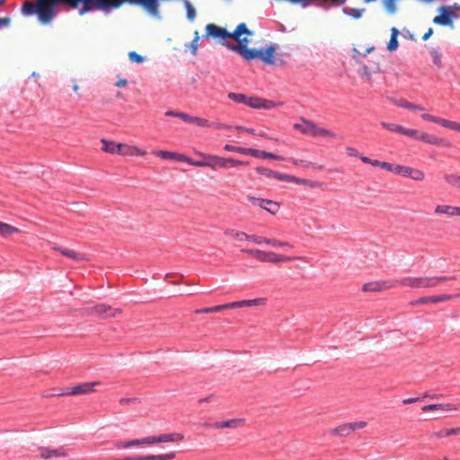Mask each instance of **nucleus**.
<instances>
[{
    "mask_svg": "<svg viewBox=\"0 0 460 460\" xmlns=\"http://www.w3.org/2000/svg\"><path fill=\"white\" fill-rule=\"evenodd\" d=\"M117 0H35L25 1L21 7L23 16L36 15L42 24L50 23L60 10L68 11L79 8V15L101 11L110 13L116 10Z\"/></svg>",
    "mask_w": 460,
    "mask_h": 460,
    "instance_id": "f257e3e1",
    "label": "nucleus"
},
{
    "mask_svg": "<svg viewBox=\"0 0 460 460\" xmlns=\"http://www.w3.org/2000/svg\"><path fill=\"white\" fill-rule=\"evenodd\" d=\"M102 386L99 381L85 382L78 384L73 387H54L50 391L43 394L45 398L60 397L66 395L89 394L98 391V387Z\"/></svg>",
    "mask_w": 460,
    "mask_h": 460,
    "instance_id": "f03ea898",
    "label": "nucleus"
},
{
    "mask_svg": "<svg viewBox=\"0 0 460 460\" xmlns=\"http://www.w3.org/2000/svg\"><path fill=\"white\" fill-rule=\"evenodd\" d=\"M278 49L277 44H270L266 48H248L243 51L240 56L245 61H252V60H261L264 65L265 64H274L275 60V53Z\"/></svg>",
    "mask_w": 460,
    "mask_h": 460,
    "instance_id": "7ed1b4c3",
    "label": "nucleus"
},
{
    "mask_svg": "<svg viewBox=\"0 0 460 460\" xmlns=\"http://www.w3.org/2000/svg\"><path fill=\"white\" fill-rule=\"evenodd\" d=\"M196 154L202 158L208 159V167L213 170H217L219 168L236 167L240 165L247 166L250 164L249 161H241L232 157L225 158L218 155H208L201 152H197Z\"/></svg>",
    "mask_w": 460,
    "mask_h": 460,
    "instance_id": "20e7f679",
    "label": "nucleus"
},
{
    "mask_svg": "<svg viewBox=\"0 0 460 460\" xmlns=\"http://www.w3.org/2000/svg\"><path fill=\"white\" fill-rule=\"evenodd\" d=\"M242 252L253 256L259 261L279 264L294 260L293 257L279 255L273 252H266L259 249H242Z\"/></svg>",
    "mask_w": 460,
    "mask_h": 460,
    "instance_id": "39448f33",
    "label": "nucleus"
},
{
    "mask_svg": "<svg viewBox=\"0 0 460 460\" xmlns=\"http://www.w3.org/2000/svg\"><path fill=\"white\" fill-rule=\"evenodd\" d=\"M183 435L181 433H169L162 434L159 436H150L141 439L128 440V447L142 446V445H152L162 442H178L183 439Z\"/></svg>",
    "mask_w": 460,
    "mask_h": 460,
    "instance_id": "423d86ee",
    "label": "nucleus"
},
{
    "mask_svg": "<svg viewBox=\"0 0 460 460\" xmlns=\"http://www.w3.org/2000/svg\"><path fill=\"white\" fill-rule=\"evenodd\" d=\"M399 286L410 287L411 288H433L436 287V279L432 277L421 278H403L400 280H394Z\"/></svg>",
    "mask_w": 460,
    "mask_h": 460,
    "instance_id": "0eeeda50",
    "label": "nucleus"
},
{
    "mask_svg": "<svg viewBox=\"0 0 460 460\" xmlns=\"http://www.w3.org/2000/svg\"><path fill=\"white\" fill-rule=\"evenodd\" d=\"M228 37V31L226 28L220 27L214 23H208L205 27V34L202 36L203 39H217L221 41V44L227 48L229 40H226Z\"/></svg>",
    "mask_w": 460,
    "mask_h": 460,
    "instance_id": "6e6552de",
    "label": "nucleus"
},
{
    "mask_svg": "<svg viewBox=\"0 0 460 460\" xmlns=\"http://www.w3.org/2000/svg\"><path fill=\"white\" fill-rule=\"evenodd\" d=\"M451 7L440 6L438 11L439 15L433 18V22L440 26L453 27V20L460 18V13L452 12Z\"/></svg>",
    "mask_w": 460,
    "mask_h": 460,
    "instance_id": "1a4fd4ad",
    "label": "nucleus"
},
{
    "mask_svg": "<svg viewBox=\"0 0 460 460\" xmlns=\"http://www.w3.org/2000/svg\"><path fill=\"white\" fill-rule=\"evenodd\" d=\"M367 426V422L360 420L350 423H344L336 428H333L329 430V434L337 437H347L356 429H364Z\"/></svg>",
    "mask_w": 460,
    "mask_h": 460,
    "instance_id": "9d476101",
    "label": "nucleus"
},
{
    "mask_svg": "<svg viewBox=\"0 0 460 460\" xmlns=\"http://www.w3.org/2000/svg\"><path fill=\"white\" fill-rule=\"evenodd\" d=\"M239 235H243L246 240L252 241L257 244L266 243L272 246L292 247L289 243L282 242L274 238H266L256 234H248L244 232L235 233L236 237H239Z\"/></svg>",
    "mask_w": 460,
    "mask_h": 460,
    "instance_id": "9b49d317",
    "label": "nucleus"
},
{
    "mask_svg": "<svg viewBox=\"0 0 460 460\" xmlns=\"http://www.w3.org/2000/svg\"><path fill=\"white\" fill-rule=\"evenodd\" d=\"M165 116L180 118L185 122L194 124V125H197V126L202 127V128H208L211 126L210 122L206 119L196 117V116H190V115L181 112V111H168L165 112Z\"/></svg>",
    "mask_w": 460,
    "mask_h": 460,
    "instance_id": "f8f14e48",
    "label": "nucleus"
},
{
    "mask_svg": "<svg viewBox=\"0 0 460 460\" xmlns=\"http://www.w3.org/2000/svg\"><path fill=\"white\" fill-rule=\"evenodd\" d=\"M88 312L92 315L98 316L102 319L115 317L116 314H121L120 309L112 308L111 305L106 304H98L88 308Z\"/></svg>",
    "mask_w": 460,
    "mask_h": 460,
    "instance_id": "ddd939ff",
    "label": "nucleus"
},
{
    "mask_svg": "<svg viewBox=\"0 0 460 460\" xmlns=\"http://www.w3.org/2000/svg\"><path fill=\"white\" fill-rule=\"evenodd\" d=\"M248 199L252 203L258 205L261 208L268 211L271 215H275L279 210V204L276 201L261 199L255 197H249Z\"/></svg>",
    "mask_w": 460,
    "mask_h": 460,
    "instance_id": "4468645a",
    "label": "nucleus"
},
{
    "mask_svg": "<svg viewBox=\"0 0 460 460\" xmlns=\"http://www.w3.org/2000/svg\"><path fill=\"white\" fill-rule=\"evenodd\" d=\"M52 250L60 252L63 256L67 257L75 261H88L87 255L83 252H76L73 250L64 248L58 244L52 246Z\"/></svg>",
    "mask_w": 460,
    "mask_h": 460,
    "instance_id": "2eb2a0df",
    "label": "nucleus"
},
{
    "mask_svg": "<svg viewBox=\"0 0 460 460\" xmlns=\"http://www.w3.org/2000/svg\"><path fill=\"white\" fill-rule=\"evenodd\" d=\"M453 297H456V296H452V295H446V294L445 295H438V296H422V297H420L419 299L410 302V304L411 305H424V304H428V303H440V302L451 300Z\"/></svg>",
    "mask_w": 460,
    "mask_h": 460,
    "instance_id": "dca6fc26",
    "label": "nucleus"
},
{
    "mask_svg": "<svg viewBox=\"0 0 460 460\" xmlns=\"http://www.w3.org/2000/svg\"><path fill=\"white\" fill-rule=\"evenodd\" d=\"M102 150L106 153L110 154H118L126 155L128 153L124 150L125 146L120 143H116L114 141L102 139Z\"/></svg>",
    "mask_w": 460,
    "mask_h": 460,
    "instance_id": "f3484780",
    "label": "nucleus"
},
{
    "mask_svg": "<svg viewBox=\"0 0 460 460\" xmlns=\"http://www.w3.org/2000/svg\"><path fill=\"white\" fill-rule=\"evenodd\" d=\"M153 154L161 159L173 160L177 162L186 163L187 155L177 152L166 151V150H154Z\"/></svg>",
    "mask_w": 460,
    "mask_h": 460,
    "instance_id": "a211bd4d",
    "label": "nucleus"
},
{
    "mask_svg": "<svg viewBox=\"0 0 460 460\" xmlns=\"http://www.w3.org/2000/svg\"><path fill=\"white\" fill-rule=\"evenodd\" d=\"M396 285L394 281L369 282L363 285L362 290L365 292H377L395 287Z\"/></svg>",
    "mask_w": 460,
    "mask_h": 460,
    "instance_id": "6ab92c4d",
    "label": "nucleus"
},
{
    "mask_svg": "<svg viewBox=\"0 0 460 460\" xmlns=\"http://www.w3.org/2000/svg\"><path fill=\"white\" fill-rule=\"evenodd\" d=\"M243 35L246 37L253 35V31L249 30L246 23L244 22L239 23L234 31H228V37H226V40L230 41V40H235L237 41Z\"/></svg>",
    "mask_w": 460,
    "mask_h": 460,
    "instance_id": "aec40b11",
    "label": "nucleus"
},
{
    "mask_svg": "<svg viewBox=\"0 0 460 460\" xmlns=\"http://www.w3.org/2000/svg\"><path fill=\"white\" fill-rule=\"evenodd\" d=\"M249 155L255 157V158H260V159H271V160H276V161L286 160V158L282 155H277V154H274L271 152H268V151L259 150V149L252 148V147H251V149H250Z\"/></svg>",
    "mask_w": 460,
    "mask_h": 460,
    "instance_id": "412c9836",
    "label": "nucleus"
},
{
    "mask_svg": "<svg viewBox=\"0 0 460 460\" xmlns=\"http://www.w3.org/2000/svg\"><path fill=\"white\" fill-rule=\"evenodd\" d=\"M444 397L442 394L437 393L435 391L425 392L422 395L417 397H411L402 399L401 402H421L425 399L429 400H440Z\"/></svg>",
    "mask_w": 460,
    "mask_h": 460,
    "instance_id": "4be33fe9",
    "label": "nucleus"
},
{
    "mask_svg": "<svg viewBox=\"0 0 460 460\" xmlns=\"http://www.w3.org/2000/svg\"><path fill=\"white\" fill-rule=\"evenodd\" d=\"M243 422V419H231L223 421H216L211 424V427L213 429H235L242 426Z\"/></svg>",
    "mask_w": 460,
    "mask_h": 460,
    "instance_id": "5701e85b",
    "label": "nucleus"
},
{
    "mask_svg": "<svg viewBox=\"0 0 460 460\" xmlns=\"http://www.w3.org/2000/svg\"><path fill=\"white\" fill-rule=\"evenodd\" d=\"M264 298H255V299H248V300H241L232 303H227L228 309L233 308H240L243 306H252V305H260L264 302Z\"/></svg>",
    "mask_w": 460,
    "mask_h": 460,
    "instance_id": "b1692460",
    "label": "nucleus"
},
{
    "mask_svg": "<svg viewBox=\"0 0 460 460\" xmlns=\"http://www.w3.org/2000/svg\"><path fill=\"white\" fill-rule=\"evenodd\" d=\"M248 37L244 36L243 38L241 37L237 40V44H234L233 42L229 41V44H227V49L241 55L244 50L248 49Z\"/></svg>",
    "mask_w": 460,
    "mask_h": 460,
    "instance_id": "393cba45",
    "label": "nucleus"
},
{
    "mask_svg": "<svg viewBox=\"0 0 460 460\" xmlns=\"http://www.w3.org/2000/svg\"><path fill=\"white\" fill-rule=\"evenodd\" d=\"M302 124L296 123L294 124V128L300 131L302 134L310 135L312 136V131L314 128V122L308 119H305V118L301 119Z\"/></svg>",
    "mask_w": 460,
    "mask_h": 460,
    "instance_id": "a878e982",
    "label": "nucleus"
},
{
    "mask_svg": "<svg viewBox=\"0 0 460 460\" xmlns=\"http://www.w3.org/2000/svg\"><path fill=\"white\" fill-rule=\"evenodd\" d=\"M40 456L48 459L51 457L66 456V453L63 449H50L49 447L40 448Z\"/></svg>",
    "mask_w": 460,
    "mask_h": 460,
    "instance_id": "bb28decb",
    "label": "nucleus"
},
{
    "mask_svg": "<svg viewBox=\"0 0 460 460\" xmlns=\"http://www.w3.org/2000/svg\"><path fill=\"white\" fill-rule=\"evenodd\" d=\"M454 404H425L421 408L422 412L435 411H452L456 410V407H453Z\"/></svg>",
    "mask_w": 460,
    "mask_h": 460,
    "instance_id": "cd10ccee",
    "label": "nucleus"
},
{
    "mask_svg": "<svg viewBox=\"0 0 460 460\" xmlns=\"http://www.w3.org/2000/svg\"><path fill=\"white\" fill-rule=\"evenodd\" d=\"M255 171L261 175L266 176L267 178H273L280 181L281 172L273 171L271 169L263 167V166H257L255 168Z\"/></svg>",
    "mask_w": 460,
    "mask_h": 460,
    "instance_id": "c85d7f7f",
    "label": "nucleus"
},
{
    "mask_svg": "<svg viewBox=\"0 0 460 460\" xmlns=\"http://www.w3.org/2000/svg\"><path fill=\"white\" fill-rule=\"evenodd\" d=\"M20 229L9 224L0 221V236L7 237L13 234L19 233Z\"/></svg>",
    "mask_w": 460,
    "mask_h": 460,
    "instance_id": "c756f323",
    "label": "nucleus"
},
{
    "mask_svg": "<svg viewBox=\"0 0 460 460\" xmlns=\"http://www.w3.org/2000/svg\"><path fill=\"white\" fill-rule=\"evenodd\" d=\"M433 146H445V147H450L452 146L451 142L446 138L443 137H438L434 135H429V143Z\"/></svg>",
    "mask_w": 460,
    "mask_h": 460,
    "instance_id": "7c9ffc66",
    "label": "nucleus"
},
{
    "mask_svg": "<svg viewBox=\"0 0 460 460\" xmlns=\"http://www.w3.org/2000/svg\"><path fill=\"white\" fill-rule=\"evenodd\" d=\"M313 128V131H312V137H334V134L326 129V128H319L317 127V125L314 122V128Z\"/></svg>",
    "mask_w": 460,
    "mask_h": 460,
    "instance_id": "2f4dec72",
    "label": "nucleus"
},
{
    "mask_svg": "<svg viewBox=\"0 0 460 460\" xmlns=\"http://www.w3.org/2000/svg\"><path fill=\"white\" fill-rule=\"evenodd\" d=\"M224 309H228L227 304L218 305H215V306H211V307H203L200 309H196L194 311V313L198 314H199L217 313V312H221Z\"/></svg>",
    "mask_w": 460,
    "mask_h": 460,
    "instance_id": "473e14b6",
    "label": "nucleus"
},
{
    "mask_svg": "<svg viewBox=\"0 0 460 460\" xmlns=\"http://www.w3.org/2000/svg\"><path fill=\"white\" fill-rule=\"evenodd\" d=\"M224 150L227 152H234L241 155H250V149L251 147H242V146H236L230 144H226L224 146Z\"/></svg>",
    "mask_w": 460,
    "mask_h": 460,
    "instance_id": "72a5a7b5",
    "label": "nucleus"
},
{
    "mask_svg": "<svg viewBox=\"0 0 460 460\" xmlns=\"http://www.w3.org/2000/svg\"><path fill=\"white\" fill-rule=\"evenodd\" d=\"M365 12L364 8L358 9V8H350V7H343L342 13L345 15L350 16L353 19H359L363 13Z\"/></svg>",
    "mask_w": 460,
    "mask_h": 460,
    "instance_id": "f704fd0d",
    "label": "nucleus"
},
{
    "mask_svg": "<svg viewBox=\"0 0 460 460\" xmlns=\"http://www.w3.org/2000/svg\"><path fill=\"white\" fill-rule=\"evenodd\" d=\"M456 209H457V207L447 206V205H438L435 208V213L447 214L449 216H456Z\"/></svg>",
    "mask_w": 460,
    "mask_h": 460,
    "instance_id": "c9c22d12",
    "label": "nucleus"
},
{
    "mask_svg": "<svg viewBox=\"0 0 460 460\" xmlns=\"http://www.w3.org/2000/svg\"><path fill=\"white\" fill-rule=\"evenodd\" d=\"M175 457V453L171 452L167 454L163 455H148V456H143L141 460H171Z\"/></svg>",
    "mask_w": 460,
    "mask_h": 460,
    "instance_id": "e433bc0d",
    "label": "nucleus"
},
{
    "mask_svg": "<svg viewBox=\"0 0 460 460\" xmlns=\"http://www.w3.org/2000/svg\"><path fill=\"white\" fill-rule=\"evenodd\" d=\"M381 126L391 132H395L403 135L404 127L401 125L382 121Z\"/></svg>",
    "mask_w": 460,
    "mask_h": 460,
    "instance_id": "4c0bfd02",
    "label": "nucleus"
},
{
    "mask_svg": "<svg viewBox=\"0 0 460 460\" xmlns=\"http://www.w3.org/2000/svg\"><path fill=\"white\" fill-rule=\"evenodd\" d=\"M280 105H282V102H276L274 101L266 100L260 97L259 109L270 110Z\"/></svg>",
    "mask_w": 460,
    "mask_h": 460,
    "instance_id": "58836bf2",
    "label": "nucleus"
},
{
    "mask_svg": "<svg viewBox=\"0 0 460 460\" xmlns=\"http://www.w3.org/2000/svg\"><path fill=\"white\" fill-rule=\"evenodd\" d=\"M186 9V17L190 22H192L196 17V10L189 0H182Z\"/></svg>",
    "mask_w": 460,
    "mask_h": 460,
    "instance_id": "ea45409f",
    "label": "nucleus"
},
{
    "mask_svg": "<svg viewBox=\"0 0 460 460\" xmlns=\"http://www.w3.org/2000/svg\"><path fill=\"white\" fill-rule=\"evenodd\" d=\"M430 56L432 58L433 64L438 67L441 68L443 66L442 64V55L437 49H432L430 51Z\"/></svg>",
    "mask_w": 460,
    "mask_h": 460,
    "instance_id": "a19ab883",
    "label": "nucleus"
},
{
    "mask_svg": "<svg viewBox=\"0 0 460 460\" xmlns=\"http://www.w3.org/2000/svg\"><path fill=\"white\" fill-rule=\"evenodd\" d=\"M445 181L451 186L460 189V175L457 174H445Z\"/></svg>",
    "mask_w": 460,
    "mask_h": 460,
    "instance_id": "79ce46f5",
    "label": "nucleus"
},
{
    "mask_svg": "<svg viewBox=\"0 0 460 460\" xmlns=\"http://www.w3.org/2000/svg\"><path fill=\"white\" fill-rule=\"evenodd\" d=\"M228 99L236 102L245 104L247 95L240 93H229Z\"/></svg>",
    "mask_w": 460,
    "mask_h": 460,
    "instance_id": "37998d69",
    "label": "nucleus"
},
{
    "mask_svg": "<svg viewBox=\"0 0 460 460\" xmlns=\"http://www.w3.org/2000/svg\"><path fill=\"white\" fill-rule=\"evenodd\" d=\"M186 163L196 167H208V159L205 158H203L202 160H193L190 157L187 156Z\"/></svg>",
    "mask_w": 460,
    "mask_h": 460,
    "instance_id": "c03bdc74",
    "label": "nucleus"
},
{
    "mask_svg": "<svg viewBox=\"0 0 460 460\" xmlns=\"http://www.w3.org/2000/svg\"><path fill=\"white\" fill-rule=\"evenodd\" d=\"M199 31H196L194 32V38L192 40V41L190 43L189 47L190 48V52L193 56H196L197 55V51H198V49H199Z\"/></svg>",
    "mask_w": 460,
    "mask_h": 460,
    "instance_id": "a18cd8bd",
    "label": "nucleus"
},
{
    "mask_svg": "<svg viewBox=\"0 0 460 460\" xmlns=\"http://www.w3.org/2000/svg\"><path fill=\"white\" fill-rule=\"evenodd\" d=\"M280 181L287 182H293L296 184H301L302 178H298L290 174L282 173L280 177Z\"/></svg>",
    "mask_w": 460,
    "mask_h": 460,
    "instance_id": "49530a36",
    "label": "nucleus"
},
{
    "mask_svg": "<svg viewBox=\"0 0 460 460\" xmlns=\"http://www.w3.org/2000/svg\"><path fill=\"white\" fill-rule=\"evenodd\" d=\"M128 59L132 63L141 64V63H143L145 61V57L139 55L136 51H130L128 53Z\"/></svg>",
    "mask_w": 460,
    "mask_h": 460,
    "instance_id": "de8ad7c7",
    "label": "nucleus"
},
{
    "mask_svg": "<svg viewBox=\"0 0 460 460\" xmlns=\"http://www.w3.org/2000/svg\"><path fill=\"white\" fill-rule=\"evenodd\" d=\"M260 97L258 96H247L245 105L252 109H259Z\"/></svg>",
    "mask_w": 460,
    "mask_h": 460,
    "instance_id": "09e8293b",
    "label": "nucleus"
},
{
    "mask_svg": "<svg viewBox=\"0 0 460 460\" xmlns=\"http://www.w3.org/2000/svg\"><path fill=\"white\" fill-rule=\"evenodd\" d=\"M399 47L398 38L391 37L387 43L386 49L389 52L396 50Z\"/></svg>",
    "mask_w": 460,
    "mask_h": 460,
    "instance_id": "8fccbe9b",
    "label": "nucleus"
},
{
    "mask_svg": "<svg viewBox=\"0 0 460 460\" xmlns=\"http://www.w3.org/2000/svg\"><path fill=\"white\" fill-rule=\"evenodd\" d=\"M394 103L399 107H402V108H404V109H407L410 111H411V108H415L414 103H411L405 99L394 100Z\"/></svg>",
    "mask_w": 460,
    "mask_h": 460,
    "instance_id": "3c124183",
    "label": "nucleus"
},
{
    "mask_svg": "<svg viewBox=\"0 0 460 460\" xmlns=\"http://www.w3.org/2000/svg\"><path fill=\"white\" fill-rule=\"evenodd\" d=\"M425 178V174L421 170L412 168L411 179L420 181Z\"/></svg>",
    "mask_w": 460,
    "mask_h": 460,
    "instance_id": "603ef678",
    "label": "nucleus"
},
{
    "mask_svg": "<svg viewBox=\"0 0 460 460\" xmlns=\"http://www.w3.org/2000/svg\"><path fill=\"white\" fill-rule=\"evenodd\" d=\"M125 147H127L128 149H131L132 151L131 152H128L126 151L128 154L127 155H140V156H144L146 155V152L141 148H138L137 146H125Z\"/></svg>",
    "mask_w": 460,
    "mask_h": 460,
    "instance_id": "864d4df0",
    "label": "nucleus"
},
{
    "mask_svg": "<svg viewBox=\"0 0 460 460\" xmlns=\"http://www.w3.org/2000/svg\"><path fill=\"white\" fill-rule=\"evenodd\" d=\"M403 135L413 139L419 140L420 131L417 129L404 128Z\"/></svg>",
    "mask_w": 460,
    "mask_h": 460,
    "instance_id": "5fc2aeb1",
    "label": "nucleus"
},
{
    "mask_svg": "<svg viewBox=\"0 0 460 460\" xmlns=\"http://www.w3.org/2000/svg\"><path fill=\"white\" fill-rule=\"evenodd\" d=\"M437 124H438L444 128L452 129V127L454 126V121L438 117Z\"/></svg>",
    "mask_w": 460,
    "mask_h": 460,
    "instance_id": "6e6d98bb",
    "label": "nucleus"
},
{
    "mask_svg": "<svg viewBox=\"0 0 460 460\" xmlns=\"http://www.w3.org/2000/svg\"><path fill=\"white\" fill-rule=\"evenodd\" d=\"M288 161L291 162L294 165H301L303 167H309L312 164V163L302 159L298 160L295 158H288Z\"/></svg>",
    "mask_w": 460,
    "mask_h": 460,
    "instance_id": "4d7b16f0",
    "label": "nucleus"
},
{
    "mask_svg": "<svg viewBox=\"0 0 460 460\" xmlns=\"http://www.w3.org/2000/svg\"><path fill=\"white\" fill-rule=\"evenodd\" d=\"M421 118L426 121L433 122L436 124H437L438 119V117H436V116L429 114V113H423L421 115Z\"/></svg>",
    "mask_w": 460,
    "mask_h": 460,
    "instance_id": "13d9d810",
    "label": "nucleus"
},
{
    "mask_svg": "<svg viewBox=\"0 0 460 460\" xmlns=\"http://www.w3.org/2000/svg\"><path fill=\"white\" fill-rule=\"evenodd\" d=\"M301 185L309 186L311 188H316L319 186V182L302 178Z\"/></svg>",
    "mask_w": 460,
    "mask_h": 460,
    "instance_id": "bf43d9fd",
    "label": "nucleus"
},
{
    "mask_svg": "<svg viewBox=\"0 0 460 460\" xmlns=\"http://www.w3.org/2000/svg\"><path fill=\"white\" fill-rule=\"evenodd\" d=\"M432 279H436V286H437L438 282L453 280L456 279V277L455 276H440V277H432Z\"/></svg>",
    "mask_w": 460,
    "mask_h": 460,
    "instance_id": "052dcab7",
    "label": "nucleus"
},
{
    "mask_svg": "<svg viewBox=\"0 0 460 460\" xmlns=\"http://www.w3.org/2000/svg\"><path fill=\"white\" fill-rule=\"evenodd\" d=\"M359 75L363 77L366 76L367 78L371 77V73L369 71V68L367 65L363 64L361 67V71H359Z\"/></svg>",
    "mask_w": 460,
    "mask_h": 460,
    "instance_id": "680f3d73",
    "label": "nucleus"
},
{
    "mask_svg": "<svg viewBox=\"0 0 460 460\" xmlns=\"http://www.w3.org/2000/svg\"><path fill=\"white\" fill-rule=\"evenodd\" d=\"M346 152H347V155L351 157H358L359 158V156H360L358 150L354 147H350V146L347 147Z\"/></svg>",
    "mask_w": 460,
    "mask_h": 460,
    "instance_id": "e2e57ef3",
    "label": "nucleus"
},
{
    "mask_svg": "<svg viewBox=\"0 0 460 460\" xmlns=\"http://www.w3.org/2000/svg\"><path fill=\"white\" fill-rule=\"evenodd\" d=\"M235 129L239 132H247V133H250V134H252L254 135L255 134V130L253 128H245V127H243V126H235Z\"/></svg>",
    "mask_w": 460,
    "mask_h": 460,
    "instance_id": "0e129e2a",
    "label": "nucleus"
},
{
    "mask_svg": "<svg viewBox=\"0 0 460 460\" xmlns=\"http://www.w3.org/2000/svg\"><path fill=\"white\" fill-rule=\"evenodd\" d=\"M403 167H404V165H400V164L394 165L393 164V168H392L391 172H393L396 175H402Z\"/></svg>",
    "mask_w": 460,
    "mask_h": 460,
    "instance_id": "69168bd1",
    "label": "nucleus"
},
{
    "mask_svg": "<svg viewBox=\"0 0 460 460\" xmlns=\"http://www.w3.org/2000/svg\"><path fill=\"white\" fill-rule=\"evenodd\" d=\"M446 434L448 436L453 435H459L460 434V428H452V429H446Z\"/></svg>",
    "mask_w": 460,
    "mask_h": 460,
    "instance_id": "338daca9",
    "label": "nucleus"
},
{
    "mask_svg": "<svg viewBox=\"0 0 460 460\" xmlns=\"http://www.w3.org/2000/svg\"><path fill=\"white\" fill-rule=\"evenodd\" d=\"M429 133H426V132H420V136H419V141H421V142H424V143H429Z\"/></svg>",
    "mask_w": 460,
    "mask_h": 460,
    "instance_id": "774afa93",
    "label": "nucleus"
}]
</instances>
